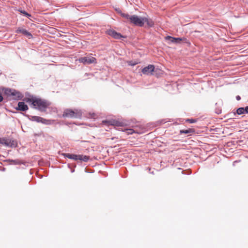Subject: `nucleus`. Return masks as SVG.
<instances>
[{
	"label": "nucleus",
	"mask_w": 248,
	"mask_h": 248,
	"mask_svg": "<svg viewBox=\"0 0 248 248\" xmlns=\"http://www.w3.org/2000/svg\"><path fill=\"white\" fill-rule=\"evenodd\" d=\"M236 98H237V100H239L240 99V97L239 96H237L236 97Z\"/></svg>",
	"instance_id": "obj_25"
},
{
	"label": "nucleus",
	"mask_w": 248,
	"mask_h": 248,
	"mask_svg": "<svg viewBox=\"0 0 248 248\" xmlns=\"http://www.w3.org/2000/svg\"><path fill=\"white\" fill-rule=\"evenodd\" d=\"M166 39L170 40L172 43H179L181 41L186 40L185 38H175L170 36H167Z\"/></svg>",
	"instance_id": "obj_11"
},
{
	"label": "nucleus",
	"mask_w": 248,
	"mask_h": 248,
	"mask_svg": "<svg viewBox=\"0 0 248 248\" xmlns=\"http://www.w3.org/2000/svg\"><path fill=\"white\" fill-rule=\"evenodd\" d=\"M13 90L9 88H5L3 90L4 93L8 96H11Z\"/></svg>",
	"instance_id": "obj_16"
},
{
	"label": "nucleus",
	"mask_w": 248,
	"mask_h": 248,
	"mask_svg": "<svg viewBox=\"0 0 248 248\" xmlns=\"http://www.w3.org/2000/svg\"><path fill=\"white\" fill-rule=\"evenodd\" d=\"M186 122H188L189 123H194L196 122V120L194 119H187L186 120Z\"/></svg>",
	"instance_id": "obj_22"
},
{
	"label": "nucleus",
	"mask_w": 248,
	"mask_h": 248,
	"mask_svg": "<svg viewBox=\"0 0 248 248\" xmlns=\"http://www.w3.org/2000/svg\"><path fill=\"white\" fill-rule=\"evenodd\" d=\"M124 131L128 135L132 134L135 132V130L133 129H125Z\"/></svg>",
	"instance_id": "obj_19"
},
{
	"label": "nucleus",
	"mask_w": 248,
	"mask_h": 248,
	"mask_svg": "<svg viewBox=\"0 0 248 248\" xmlns=\"http://www.w3.org/2000/svg\"><path fill=\"white\" fill-rule=\"evenodd\" d=\"M118 12L121 14L122 16L130 21L131 16L129 15L128 14L122 13L121 11H118Z\"/></svg>",
	"instance_id": "obj_15"
},
{
	"label": "nucleus",
	"mask_w": 248,
	"mask_h": 248,
	"mask_svg": "<svg viewBox=\"0 0 248 248\" xmlns=\"http://www.w3.org/2000/svg\"><path fill=\"white\" fill-rule=\"evenodd\" d=\"M154 70L155 66L152 64H149L142 69V73L144 75H153Z\"/></svg>",
	"instance_id": "obj_6"
},
{
	"label": "nucleus",
	"mask_w": 248,
	"mask_h": 248,
	"mask_svg": "<svg viewBox=\"0 0 248 248\" xmlns=\"http://www.w3.org/2000/svg\"><path fill=\"white\" fill-rule=\"evenodd\" d=\"M16 109L21 111H26L28 109V107L24 102H19L18 103V107Z\"/></svg>",
	"instance_id": "obj_9"
},
{
	"label": "nucleus",
	"mask_w": 248,
	"mask_h": 248,
	"mask_svg": "<svg viewBox=\"0 0 248 248\" xmlns=\"http://www.w3.org/2000/svg\"><path fill=\"white\" fill-rule=\"evenodd\" d=\"M64 155L65 157L70 159H72L75 160H79L84 162H87L89 159V156L84 155H76L74 154H64Z\"/></svg>",
	"instance_id": "obj_4"
},
{
	"label": "nucleus",
	"mask_w": 248,
	"mask_h": 248,
	"mask_svg": "<svg viewBox=\"0 0 248 248\" xmlns=\"http://www.w3.org/2000/svg\"><path fill=\"white\" fill-rule=\"evenodd\" d=\"M2 144H5L6 146H12L11 141L10 140H3Z\"/></svg>",
	"instance_id": "obj_17"
},
{
	"label": "nucleus",
	"mask_w": 248,
	"mask_h": 248,
	"mask_svg": "<svg viewBox=\"0 0 248 248\" xmlns=\"http://www.w3.org/2000/svg\"><path fill=\"white\" fill-rule=\"evenodd\" d=\"M82 112L80 110L78 109H66L62 114L63 117L70 118H80L81 117Z\"/></svg>",
	"instance_id": "obj_2"
},
{
	"label": "nucleus",
	"mask_w": 248,
	"mask_h": 248,
	"mask_svg": "<svg viewBox=\"0 0 248 248\" xmlns=\"http://www.w3.org/2000/svg\"><path fill=\"white\" fill-rule=\"evenodd\" d=\"M31 120L32 121H36L37 122H41L42 123H45V121H46L42 117L36 116H31Z\"/></svg>",
	"instance_id": "obj_13"
},
{
	"label": "nucleus",
	"mask_w": 248,
	"mask_h": 248,
	"mask_svg": "<svg viewBox=\"0 0 248 248\" xmlns=\"http://www.w3.org/2000/svg\"><path fill=\"white\" fill-rule=\"evenodd\" d=\"M3 100V97L0 93V102H1Z\"/></svg>",
	"instance_id": "obj_24"
},
{
	"label": "nucleus",
	"mask_w": 248,
	"mask_h": 248,
	"mask_svg": "<svg viewBox=\"0 0 248 248\" xmlns=\"http://www.w3.org/2000/svg\"><path fill=\"white\" fill-rule=\"evenodd\" d=\"M236 113L238 115H241L245 113V110L244 108H238L236 110Z\"/></svg>",
	"instance_id": "obj_18"
},
{
	"label": "nucleus",
	"mask_w": 248,
	"mask_h": 248,
	"mask_svg": "<svg viewBox=\"0 0 248 248\" xmlns=\"http://www.w3.org/2000/svg\"><path fill=\"white\" fill-rule=\"evenodd\" d=\"M31 104L34 108H37L42 111H45L46 109L49 105V104L47 102L41 99H32Z\"/></svg>",
	"instance_id": "obj_3"
},
{
	"label": "nucleus",
	"mask_w": 248,
	"mask_h": 248,
	"mask_svg": "<svg viewBox=\"0 0 248 248\" xmlns=\"http://www.w3.org/2000/svg\"><path fill=\"white\" fill-rule=\"evenodd\" d=\"M21 13L22 14H23L24 15H25V16H27L28 17H30L31 16V15H30L29 14H28L27 12H26V11H21Z\"/></svg>",
	"instance_id": "obj_21"
},
{
	"label": "nucleus",
	"mask_w": 248,
	"mask_h": 248,
	"mask_svg": "<svg viewBox=\"0 0 248 248\" xmlns=\"http://www.w3.org/2000/svg\"><path fill=\"white\" fill-rule=\"evenodd\" d=\"M130 22L140 27L143 26L145 23H146L147 26L149 27H152L154 25V22L151 19L146 17H140L137 15L131 16Z\"/></svg>",
	"instance_id": "obj_1"
},
{
	"label": "nucleus",
	"mask_w": 248,
	"mask_h": 248,
	"mask_svg": "<svg viewBox=\"0 0 248 248\" xmlns=\"http://www.w3.org/2000/svg\"><path fill=\"white\" fill-rule=\"evenodd\" d=\"M129 65L134 66L138 63L137 62L128 61L127 62Z\"/></svg>",
	"instance_id": "obj_20"
},
{
	"label": "nucleus",
	"mask_w": 248,
	"mask_h": 248,
	"mask_svg": "<svg viewBox=\"0 0 248 248\" xmlns=\"http://www.w3.org/2000/svg\"><path fill=\"white\" fill-rule=\"evenodd\" d=\"M245 113H248V106L244 108Z\"/></svg>",
	"instance_id": "obj_23"
},
{
	"label": "nucleus",
	"mask_w": 248,
	"mask_h": 248,
	"mask_svg": "<svg viewBox=\"0 0 248 248\" xmlns=\"http://www.w3.org/2000/svg\"><path fill=\"white\" fill-rule=\"evenodd\" d=\"M78 61L84 64H90L92 63H96L97 61L95 58L89 55L86 57H81Z\"/></svg>",
	"instance_id": "obj_5"
},
{
	"label": "nucleus",
	"mask_w": 248,
	"mask_h": 248,
	"mask_svg": "<svg viewBox=\"0 0 248 248\" xmlns=\"http://www.w3.org/2000/svg\"><path fill=\"white\" fill-rule=\"evenodd\" d=\"M194 132V130L192 128H188L186 130H181L180 131V133L185 134H190L191 133H193Z\"/></svg>",
	"instance_id": "obj_14"
},
{
	"label": "nucleus",
	"mask_w": 248,
	"mask_h": 248,
	"mask_svg": "<svg viewBox=\"0 0 248 248\" xmlns=\"http://www.w3.org/2000/svg\"><path fill=\"white\" fill-rule=\"evenodd\" d=\"M11 96L13 97V99H17L21 97V94L19 92H17L15 90H13Z\"/></svg>",
	"instance_id": "obj_12"
},
{
	"label": "nucleus",
	"mask_w": 248,
	"mask_h": 248,
	"mask_svg": "<svg viewBox=\"0 0 248 248\" xmlns=\"http://www.w3.org/2000/svg\"><path fill=\"white\" fill-rule=\"evenodd\" d=\"M102 123L108 125H113L116 126H123V123L115 120H110L108 121H103Z\"/></svg>",
	"instance_id": "obj_7"
},
{
	"label": "nucleus",
	"mask_w": 248,
	"mask_h": 248,
	"mask_svg": "<svg viewBox=\"0 0 248 248\" xmlns=\"http://www.w3.org/2000/svg\"><path fill=\"white\" fill-rule=\"evenodd\" d=\"M16 32L22 33L23 34L29 37V38H31L32 37L31 34L30 32L23 28H18L16 30Z\"/></svg>",
	"instance_id": "obj_10"
},
{
	"label": "nucleus",
	"mask_w": 248,
	"mask_h": 248,
	"mask_svg": "<svg viewBox=\"0 0 248 248\" xmlns=\"http://www.w3.org/2000/svg\"><path fill=\"white\" fill-rule=\"evenodd\" d=\"M107 32L109 35L116 39H119L123 37L125 38L120 33L117 32L113 30H108Z\"/></svg>",
	"instance_id": "obj_8"
}]
</instances>
